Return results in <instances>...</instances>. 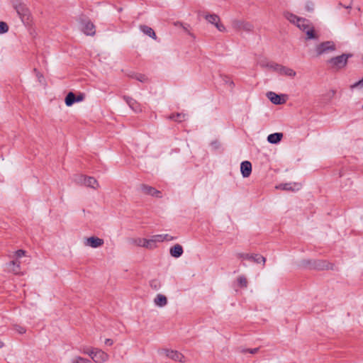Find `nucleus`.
Returning a JSON list of instances; mask_svg holds the SVG:
<instances>
[{
  "mask_svg": "<svg viewBox=\"0 0 363 363\" xmlns=\"http://www.w3.org/2000/svg\"><path fill=\"white\" fill-rule=\"evenodd\" d=\"M350 57H352V55L342 54L341 55L329 59L327 61V64L330 66L331 69L338 70L345 67L347 65L348 58Z\"/></svg>",
  "mask_w": 363,
  "mask_h": 363,
  "instance_id": "1",
  "label": "nucleus"
},
{
  "mask_svg": "<svg viewBox=\"0 0 363 363\" xmlns=\"http://www.w3.org/2000/svg\"><path fill=\"white\" fill-rule=\"evenodd\" d=\"M336 50V46L334 42L333 41H325L318 45H317L315 48V50L317 56H320L325 53H329L330 52L335 51Z\"/></svg>",
  "mask_w": 363,
  "mask_h": 363,
  "instance_id": "2",
  "label": "nucleus"
},
{
  "mask_svg": "<svg viewBox=\"0 0 363 363\" xmlns=\"http://www.w3.org/2000/svg\"><path fill=\"white\" fill-rule=\"evenodd\" d=\"M91 359L97 363H102L106 362L108 359V354L101 350L93 349L89 352H86Z\"/></svg>",
  "mask_w": 363,
  "mask_h": 363,
  "instance_id": "3",
  "label": "nucleus"
},
{
  "mask_svg": "<svg viewBox=\"0 0 363 363\" xmlns=\"http://www.w3.org/2000/svg\"><path fill=\"white\" fill-rule=\"evenodd\" d=\"M233 28L236 30L252 31L254 28L253 25L247 21L234 20L232 22Z\"/></svg>",
  "mask_w": 363,
  "mask_h": 363,
  "instance_id": "4",
  "label": "nucleus"
},
{
  "mask_svg": "<svg viewBox=\"0 0 363 363\" xmlns=\"http://www.w3.org/2000/svg\"><path fill=\"white\" fill-rule=\"evenodd\" d=\"M237 257L238 258L250 260L255 263L263 262V264H264L266 262V258L259 254L238 253Z\"/></svg>",
  "mask_w": 363,
  "mask_h": 363,
  "instance_id": "5",
  "label": "nucleus"
},
{
  "mask_svg": "<svg viewBox=\"0 0 363 363\" xmlns=\"http://www.w3.org/2000/svg\"><path fill=\"white\" fill-rule=\"evenodd\" d=\"M15 9L23 22L29 21L30 11L24 4L16 5Z\"/></svg>",
  "mask_w": 363,
  "mask_h": 363,
  "instance_id": "6",
  "label": "nucleus"
},
{
  "mask_svg": "<svg viewBox=\"0 0 363 363\" xmlns=\"http://www.w3.org/2000/svg\"><path fill=\"white\" fill-rule=\"evenodd\" d=\"M77 183L84 184L85 186L93 188L94 189H97L99 186L97 180L92 177H86L84 175L79 176L78 179H76Z\"/></svg>",
  "mask_w": 363,
  "mask_h": 363,
  "instance_id": "7",
  "label": "nucleus"
},
{
  "mask_svg": "<svg viewBox=\"0 0 363 363\" xmlns=\"http://www.w3.org/2000/svg\"><path fill=\"white\" fill-rule=\"evenodd\" d=\"M140 189L145 195H150L157 198H162L161 191L157 190L152 186L142 184L140 185Z\"/></svg>",
  "mask_w": 363,
  "mask_h": 363,
  "instance_id": "8",
  "label": "nucleus"
},
{
  "mask_svg": "<svg viewBox=\"0 0 363 363\" xmlns=\"http://www.w3.org/2000/svg\"><path fill=\"white\" fill-rule=\"evenodd\" d=\"M104 242L103 239L99 238L98 237L92 236L85 240L84 245L86 246H89L92 248H96L102 246L104 245Z\"/></svg>",
  "mask_w": 363,
  "mask_h": 363,
  "instance_id": "9",
  "label": "nucleus"
},
{
  "mask_svg": "<svg viewBox=\"0 0 363 363\" xmlns=\"http://www.w3.org/2000/svg\"><path fill=\"white\" fill-rule=\"evenodd\" d=\"M268 99L271 101L272 103L276 105L284 104L286 102V99H284V95H278L273 91H269L267 94Z\"/></svg>",
  "mask_w": 363,
  "mask_h": 363,
  "instance_id": "10",
  "label": "nucleus"
},
{
  "mask_svg": "<svg viewBox=\"0 0 363 363\" xmlns=\"http://www.w3.org/2000/svg\"><path fill=\"white\" fill-rule=\"evenodd\" d=\"M133 242L140 247H143L147 249H152L155 247L154 240L152 239L147 240L145 238H137L133 240Z\"/></svg>",
  "mask_w": 363,
  "mask_h": 363,
  "instance_id": "11",
  "label": "nucleus"
},
{
  "mask_svg": "<svg viewBox=\"0 0 363 363\" xmlns=\"http://www.w3.org/2000/svg\"><path fill=\"white\" fill-rule=\"evenodd\" d=\"M310 268H313L318 270H324L333 269V264L325 260H315L313 262V266Z\"/></svg>",
  "mask_w": 363,
  "mask_h": 363,
  "instance_id": "12",
  "label": "nucleus"
},
{
  "mask_svg": "<svg viewBox=\"0 0 363 363\" xmlns=\"http://www.w3.org/2000/svg\"><path fill=\"white\" fill-rule=\"evenodd\" d=\"M83 28L82 30L86 35L93 36L96 33L95 26L93 23L89 21H84L82 22Z\"/></svg>",
  "mask_w": 363,
  "mask_h": 363,
  "instance_id": "13",
  "label": "nucleus"
},
{
  "mask_svg": "<svg viewBox=\"0 0 363 363\" xmlns=\"http://www.w3.org/2000/svg\"><path fill=\"white\" fill-rule=\"evenodd\" d=\"M164 352L167 357L175 361L182 362L184 358L182 353L176 350H164Z\"/></svg>",
  "mask_w": 363,
  "mask_h": 363,
  "instance_id": "14",
  "label": "nucleus"
},
{
  "mask_svg": "<svg viewBox=\"0 0 363 363\" xmlns=\"http://www.w3.org/2000/svg\"><path fill=\"white\" fill-rule=\"evenodd\" d=\"M123 98L133 111L135 112H140L142 111L140 105L134 99L128 96H123Z\"/></svg>",
  "mask_w": 363,
  "mask_h": 363,
  "instance_id": "15",
  "label": "nucleus"
},
{
  "mask_svg": "<svg viewBox=\"0 0 363 363\" xmlns=\"http://www.w3.org/2000/svg\"><path fill=\"white\" fill-rule=\"evenodd\" d=\"M240 172L243 177H248L252 172V164L250 162H242L240 164Z\"/></svg>",
  "mask_w": 363,
  "mask_h": 363,
  "instance_id": "16",
  "label": "nucleus"
},
{
  "mask_svg": "<svg viewBox=\"0 0 363 363\" xmlns=\"http://www.w3.org/2000/svg\"><path fill=\"white\" fill-rule=\"evenodd\" d=\"M301 185L299 183H286L279 184L277 188L285 191H294L298 190L301 188Z\"/></svg>",
  "mask_w": 363,
  "mask_h": 363,
  "instance_id": "17",
  "label": "nucleus"
},
{
  "mask_svg": "<svg viewBox=\"0 0 363 363\" xmlns=\"http://www.w3.org/2000/svg\"><path fill=\"white\" fill-rule=\"evenodd\" d=\"M284 16L291 23L293 24H295L296 26V24L298 23V21H303H303V18H301V17H298L296 15L291 13V12H289V11H286L284 13Z\"/></svg>",
  "mask_w": 363,
  "mask_h": 363,
  "instance_id": "18",
  "label": "nucleus"
},
{
  "mask_svg": "<svg viewBox=\"0 0 363 363\" xmlns=\"http://www.w3.org/2000/svg\"><path fill=\"white\" fill-rule=\"evenodd\" d=\"M183 252L184 251L182 245L179 244H176L175 245L172 247L169 250L171 256L175 258L181 257L183 254Z\"/></svg>",
  "mask_w": 363,
  "mask_h": 363,
  "instance_id": "19",
  "label": "nucleus"
},
{
  "mask_svg": "<svg viewBox=\"0 0 363 363\" xmlns=\"http://www.w3.org/2000/svg\"><path fill=\"white\" fill-rule=\"evenodd\" d=\"M140 29L144 34L148 35L154 40L157 39V35L152 28L146 25H140Z\"/></svg>",
  "mask_w": 363,
  "mask_h": 363,
  "instance_id": "20",
  "label": "nucleus"
},
{
  "mask_svg": "<svg viewBox=\"0 0 363 363\" xmlns=\"http://www.w3.org/2000/svg\"><path fill=\"white\" fill-rule=\"evenodd\" d=\"M306 40H318L319 35L316 30H315L314 27L311 26L307 30H306Z\"/></svg>",
  "mask_w": 363,
  "mask_h": 363,
  "instance_id": "21",
  "label": "nucleus"
},
{
  "mask_svg": "<svg viewBox=\"0 0 363 363\" xmlns=\"http://www.w3.org/2000/svg\"><path fill=\"white\" fill-rule=\"evenodd\" d=\"M283 138V133H275L268 135L267 141L272 144H277L279 143Z\"/></svg>",
  "mask_w": 363,
  "mask_h": 363,
  "instance_id": "22",
  "label": "nucleus"
},
{
  "mask_svg": "<svg viewBox=\"0 0 363 363\" xmlns=\"http://www.w3.org/2000/svg\"><path fill=\"white\" fill-rule=\"evenodd\" d=\"M175 239L174 237L171 236L168 234L156 235L152 237L154 243L156 242L170 241Z\"/></svg>",
  "mask_w": 363,
  "mask_h": 363,
  "instance_id": "23",
  "label": "nucleus"
},
{
  "mask_svg": "<svg viewBox=\"0 0 363 363\" xmlns=\"http://www.w3.org/2000/svg\"><path fill=\"white\" fill-rule=\"evenodd\" d=\"M279 73L283 75L289 76V77H295L296 76V72L289 67L282 66L279 68Z\"/></svg>",
  "mask_w": 363,
  "mask_h": 363,
  "instance_id": "24",
  "label": "nucleus"
},
{
  "mask_svg": "<svg viewBox=\"0 0 363 363\" xmlns=\"http://www.w3.org/2000/svg\"><path fill=\"white\" fill-rule=\"evenodd\" d=\"M154 302L157 306H158L160 307H162V306H164L167 303V299L165 296H164L162 294H158L155 297Z\"/></svg>",
  "mask_w": 363,
  "mask_h": 363,
  "instance_id": "25",
  "label": "nucleus"
},
{
  "mask_svg": "<svg viewBox=\"0 0 363 363\" xmlns=\"http://www.w3.org/2000/svg\"><path fill=\"white\" fill-rule=\"evenodd\" d=\"M65 102L67 106H71L76 102V95L72 91L69 92L65 97Z\"/></svg>",
  "mask_w": 363,
  "mask_h": 363,
  "instance_id": "26",
  "label": "nucleus"
},
{
  "mask_svg": "<svg viewBox=\"0 0 363 363\" xmlns=\"http://www.w3.org/2000/svg\"><path fill=\"white\" fill-rule=\"evenodd\" d=\"M204 18L208 21V22L213 24L214 26L218 23V21H220V17L214 13L204 15Z\"/></svg>",
  "mask_w": 363,
  "mask_h": 363,
  "instance_id": "27",
  "label": "nucleus"
},
{
  "mask_svg": "<svg viewBox=\"0 0 363 363\" xmlns=\"http://www.w3.org/2000/svg\"><path fill=\"white\" fill-rule=\"evenodd\" d=\"M304 22L303 21H298L296 24V26L301 30L303 32H306L311 26V25L309 23V21L303 18Z\"/></svg>",
  "mask_w": 363,
  "mask_h": 363,
  "instance_id": "28",
  "label": "nucleus"
},
{
  "mask_svg": "<svg viewBox=\"0 0 363 363\" xmlns=\"http://www.w3.org/2000/svg\"><path fill=\"white\" fill-rule=\"evenodd\" d=\"M20 264L21 262L18 260H12L9 263V266L12 267L11 270L16 274L20 272Z\"/></svg>",
  "mask_w": 363,
  "mask_h": 363,
  "instance_id": "29",
  "label": "nucleus"
},
{
  "mask_svg": "<svg viewBox=\"0 0 363 363\" xmlns=\"http://www.w3.org/2000/svg\"><path fill=\"white\" fill-rule=\"evenodd\" d=\"M185 118H186L185 114L179 113H177L175 114L173 113L169 116V119L173 120L177 122H179V123L184 121L185 120Z\"/></svg>",
  "mask_w": 363,
  "mask_h": 363,
  "instance_id": "30",
  "label": "nucleus"
},
{
  "mask_svg": "<svg viewBox=\"0 0 363 363\" xmlns=\"http://www.w3.org/2000/svg\"><path fill=\"white\" fill-rule=\"evenodd\" d=\"M238 284L242 288H246L247 286V280L245 276H240L238 277Z\"/></svg>",
  "mask_w": 363,
  "mask_h": 363,
  "instance_id": "31",
  "label": "nucleus"
},
{
  "mask_svg": "<svg viewBox=\"0 0 363 363\" xmlns=\"http://www.w3.org/2000/svg\"><path fill=\"white\" fill-rule=\"evenodd\" d=\"M336 91L333 89L328 91L322 96L323 100L330 101L335 95Z\"/></svg>",
  "mask_w": 363,
  "mask_h": 363,
  "instance_id": "32",
  "label": "nucleus"
},
{
  "mask_svg": "<svg viewBox=\"0 0 363 363\" xmlns=\"http://www.w3.org/2000/svg\"><path fill=\"white\" fill-rule=\"evenodd\" d=\"M130 77L141 82H145L147 81V77L143 74H133L130 75Z\"/></svg>",
  "mask_w": 363,
  "mask_h": 363,
  "instance_id": "33",
  "label": "nucleus"
},
{
  "mask_svg": "<svg viewBox=\"0 0 363 363\" xmlns=\"http://www.w3.org/2000/svg\"><path fill=\"white\" fill-rule=\"evenodd\" d=\"M150 285L154 290H158L161 287V282L158 279H152L150 281Z\"/></svg>",
  "mask_w": 363,
  "mask_h": 363,
  "instance_id": "34",
  "label": "nucleus"
},
{
  "mask_svg": "<svg viewBox=\"0 0 363 363\" xmlns=\"http://www.w3.org/2000/svg\"><path fill=\"white\" fill-rule=\"evenodd\" d=\"M220 77L222 78L223 82L226 84H229L231 89L234 88L235 84L234 82L230 79L229 77L225 75H220Z\"/></svg>",
  "mask_w": 363,
  "mask_h": 363,
  "instance_id": "35",
  "label": "nucleus"
},
{
  "mask_svg": "<svg viewBox=\"0 0 363 363\" xmlns=\"http://www.w3.org/2000/svg\"><path fill=\"white\" fill-rule=\"evenodd\" d=\"M9 30L8 25L3 21L0 22V34L5 33Z\"/></svg>",
  "mask_w": 363,
  "mask_h": 363,
  "instance_id": "36",
  "label": "nucleus"
},
{
  "mask_svg": "<svg viewBox=\"0 0 363 363\" xmlns=\"http://www.w3.org/2000/svg\"><path fill=\"white\" fill-rule=\"evenodd\" d=\"M259 351V347H256L254 349H242L240 352L243 354L249 352L252 354H256Z\"/></svg>",
  "mask_w": 363,
  "mask_h": 363,
  "instance_id": "37",
  "label": "nucleus"
},
{
  "mask_svg": "<svg viewBox=\"0 0 363 363\" xmlns=\"http://www.w3.org/2000/svg\"><path fill=\"white\" fill-rule=\"evenodd\" d=\"M73 363H91V362L87 359L78 357L73 360Z\"/></svg>",
  "mask_w": 363,
  "mask_h": 363,
  "instance_id": "38",
  "label": "nucleus"
},
{
  "mask_svg": "<svg viewBox=\"0 0 363 363\" xmlns=\"http://www.w3.org/2000/svg\"><path fill=\"white\" fill-rule=\"evenodd\" d=\"M267 67H269L270 69L279 72V68L281 67V65H279V64H277V63H271V64H268L267 65Z\"/></svg>",
  "mask_w": 363,
  "mask_h": 363,
  "instance_id": "39",
  "label": "nucleus"
},
{
  "mask_svg": "<svg viewBox=\"0 0 363 363\" xmlns=\"http://www.w3.org/2000/svg\"><path fill=\"white\" fill-rule=\"evenodd\" d=\"M305 9L307 11L311 12L314 9V4L311 1H308L306 4Z\"/></svg>",
  "mask_w": 363,
  "mask_h": 363,
  "instance_id": "40",
  "label": "nucleus"
},
{
  "mask_svg": "<svg viewBox=\"0 0 363 363\" xmlns=\"http://www.w3.org/2000/svg\"><path fill=\"white\" fill-rule=\"evenodd\" d=\"M26 252L23 250H18L15 252V256L16 258L22 257L26 255Z\"/></svg>",
  "mask_w": 363,
  "mask_h": 363,
  "instance_id": "41",
  "label": "nucleus"
},
{
  "mask_svg": "<svg viewBox=\"0 0 363 363\" xmlns=\"http://www.w3.org/2000/svg\"><path fill=\"white\" fill-rule=\"evenodd\" d=\"M211 145L214 150H218L220 147V143L218 140L212 141Z\"/></svg>",
  "mask_w": 363,
  "mask_h": 363,
  "instance_id": "42",
  "label": "nucleus"
},
{
  "mask_svg": "<svg viewBox=\"0 0 363 363\" xmlns=\"http://www.w3.org/2000/svg\"><path fill=\"white\" fill-rule=\"evenodd\" d=\"M215 26L219 31L223 32V31L225 30V27L220 21H218V23H216Z\"/></svg>",
  "mask_w": 363,
  "mask_h": 363,
  "instance_id": "43",
  "label": "nucleus"
},
{
  "mask_svg": "<svg viewBox=\"0 0 363 363\" xmlns=\"http://www.w3.org/2000/svg\"><path fill=\"white\" fill-rule=\"evenodd\" d=\"M85 97L84 94L80 93L79 95L76 96V102H79L84 100Z\"/></svg>",
  "mask_w": 363,
  "mask_h": 363,
  "instance_id": "44",
  "label": "nucleus"
},
{
  "mask_svg": "<svg viewBox=\"0 0 363 363\" xmlns=\"http://www.w3.org/2000/svg\"><path fill=\"white\" fill-rule=\"evenodd\" d=\"M17 331L21 333V334H23L26 333V329L23 327H18V328L17 329Z\"/></svg>",
  "mask_w": 363,
  "mask_h": 363,
  "instance_id": "45",
  "label": "nucleus"
},
{
  "mask_svg": "<svg viewBox=\"0 0 363 363\" xmlns=\"http://www.w3.org/2000/svg\"><path fill=\"white\" fill-rule=\"evenodd\" d=\"M113 343V341L111 339L108 338L105 340V344L107 345H112Z\"/></svg>",
  "mask_w": 363,
  "mask_h": 363,
  "instance_id": "46",
  "label": "nucleus"
},
{
  "mask_svg": "<svg viewBox=\"0 0 363 363\" xmlns=\"http://www.w3.org/2000/svg\"><path fill=\"white\" fill-rule=\"evenodd\" d=\"M34 72H36V75L39 79L43 77V75L39 72H38L36 69H34Z\"/></svg>",
  "mask_w": 363,
  "mask_h": 363,
  "instance_id": "47",
  "label": "nucleus"
},
{
  "mask_svg": "<svg viewBox=\"0 0 363 363\" xmlns=\"http://www.w3.org/2000/svg\"><path fill=\"white\" fill-rule=\"evenodd\" d=\"M4 346V343L0 340V348L3 347Z\"/></svg>",
  "mask_w": 363,
  "mask_h": 363,
  "instance_id": "48",
  "label": "nucleus"
},
{
  "mask_svg": "<svg viewBox=\"0 0 363 363\" xmlns=\"http://www.w3.org/2000/svg\"><path fill=\"white\" fill-rule=\"evenodd\" d=\"M181 26H183V28L185 30H187L185 26H184L182 23H180Z\"/></svg>",
  "mask_w": 363,
  "mask_h": 363,
  "instance_id": "49",
  "label": "nucleus"
},
{
  "mask_svg": "<svg viewBox=\"0 0 363 363\" xmlns=\"http://www.w3.org/2000/svg\"><path fill=\"white\" fill-rule=\"evenodd\" d=\"M347 9H350L351 8V6H346Z\"/></svg>",
  "mask_w": 363,
  "mask_h": 363,
  "instance_id": "50",
  "label": "nucleus"
},
{
  "mask_svg": "<svg viewBox=\"0 0 363 363\" xmlns=\"http://www.w3.org/2000/svg\"><path fill=\"white\" fill-rule=\"evenodd\" d=\"M362 60H363V55H362Z\"/></svg>",
  "mask_w": 363,
  "mask_h": 363,
  "instance_id": "51",
  "label": "nucleus"
},
{
  "mask_svg": "<svg viewBox=\"0 0 363 363\" xmlns=\"http://www.w3.org/2000/svg\"><path fill=\"white\" fill-rule=\"evenodd\" d=\"M362 108H363V105H362Z\"/></svg>",
  "mask_w": 363,
  "mask_h": 363,
  "instance_id": "52",
  "label": "nucleus"
}]
</instances>
